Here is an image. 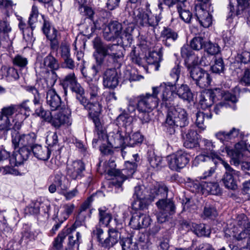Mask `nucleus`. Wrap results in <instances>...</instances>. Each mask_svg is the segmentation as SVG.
<instances>
[{"label":"nucleus","instance_id":"f257e3e1","mask_svg":"<svg viewBox=\"0 0 250 250\" xmlns=\"http://www.w3.org/2000/svg\"><path fill=\"white\" fill-rule=\"evenodd\" d=\"M93 45L97 53L94 54L97 64L92 68L95 75L100 71L103 64L110 65L118 62L124 56V48L119 43H105L100 38H96L93 41Z\"/></svg>","mask_w":250,"mask_h":250},{"label":"nucleus","instance_id":"f03ea898","mask_svg":"<svg viewBox=\"0 0 250 250\" xmlns=\"http://www.w3.org/2000/svg\"><path fill=\"white\" fill-rule=\"evenodd\" d=\"M152 93H146L134 96L128 100L127 110L130 113L138 111L137 116L142 123H147L150 121L149 113L158 105V91L157 88H152Z\"/></svg>","mask_w":250,"mask_h":250},{"label":"nucleus","instance_id":"7ed1b4c3","mask_svg":"<svg viewBox=\"0 0 250 250\" xmlns=\"http://www.w3.org/2000/svg\"><path fill=\"white\" fill-rule=\"evenodd\" d=\"M81 104L88 111L89 116L95 125V137L93 140V145L97 144L98 142L106 139V133L99 118L102 111V104L98 101L95 102H88L87 98L85 99L84 104Z\"/></svg>","mask_w":250,"mask_h":250},{"label":"nucleus","instance_id":"20e7f679","mask_svg":"<svg viewBox=\"0 0 250 250\" xmlns=\"http://www.w3.org/2000/svg\"><path fill=\"white\" fill-rule=\"evenodd\" d=\"M134 28L128 26L124 29L122 24L116 21H111L104 28L103 36L108 42L114 41L118 38L123 39L125 37L129 40Z\"/></svg>","mask_w":250,"mask_h":250},{"label":"nucleus","instance_id":"39448f33","mask_svg":"<svg viewBox=\"0 0 250 250\" xmlns=\"http://www.w3.org/2000/svg\"><path fill=\"white\" fill-rule=\"evenodd\" d=\"M187 111L178 106H171L167 108L165 120L166 126L174 128L175 126L185 127L188 124Z\"/></svg>","mask_w":250,"mask_h":250},{"label":"nucleus","instance_id":"423d86ee","mask_svg":"<svg viewBox=\"0 0 250 250\" xmlns=\"http://www.w3.org/2000/svg\"><path fill=\"white\" fill-rule=\"evenodd\" d=\"M233 221L232 227H231V223L230 222V226L226 230L230 233L229 235H232L238 241L246 239L250 235V224L244 214L238 215Z\"/></svg>","mask_w":250,"mask_h":250},{"label":"nucleus","instance_id":"0eeeda50","mask_svg":"<svg viewBox=\"0 0 250 250\" xmlns=\"http://www.w3.org/2000/svg\"><path fill=\"white\" fill-rule=\"evenodd\" d=\"M137 164L135 162L127 161L125 164V168L122 170L119 169H111L108 170V174L114 176L110 182V185L120 189L122 191V186L124 181L131 177L135 172Z\"/></svg>","mask_w":250,"mask_h":250},{"label":"nucleus","instance_id":"6e6552de","mask_svg":"<svg viewBox=\"0 0 250 250\" xmlns=\"http://www.w3.org/2000/svg\"><path fill=\"white\" fill-rule=\"evenodd\" d=\"M93 235L103 247L108 249L115 245L121 238V234L116 229H109L106 236L103 229L99 226H96L93 229Z\"/></svg>","mask_w":250,"mask_h":250},{"label":"nucleus","instance_id":"1a4fd4ad","mask_svg":"<svg viewBox=\"0 0 250 250\" xmlns=\"http://www.w3.org/2000/svg\"><path fill=\"white\" fill-rule=\"evenodd\" d=\"M36 67H39L41 69L50 68L51 71L48 73V77L46 81L48 87H52L56 82L57 76L54 70L59 68V64L57 60L50 54L44 58L43 62H37Z\"/></svg>","mask_w":250,"mask_h":250},{"label":"nucleus","instance_id":"9d476101","mask_svg":"<svg viewBox=\"0 0 250 250\" xmlns=\"http://www.w3.org/2000/svg\"><path fill=\"white\" fill-rule=\"evenodd\" d=\"M201 141L204 146L203 151L201 154L196 157L195 161L205 162L208 159H211L214 164L216 165L219 164L220 160H223L218 153L214 151V148L215 146L212 141L204 138Z\"/></svg>","mask_w":250,"mask_h":250},{"label":"nucleus","instance_id":"9b49d317","mask_svg":"<svg viewBox=\"0 0 250 250\" xmlns=\"http://www.w3.org/2000/svg\"><path fill=\"white\" fill-rule=\"evenodd\" d=\"M190 77L195 82L197 85L201 88L208 87L211 81L209 74L197 65H188Z\"/></svg>","mask_w":250,"mask_h":250},{"label":"nucleus","instance_id":"f8f14e48","mask_svg":"<svg viewBox=\"0 0 250 250\" xmlns=\"http://www.w3.org/2000/svg\"><path fill=\"white\" fill-rule=\"evenodd\" d=\"M190 155L185 151L180 150L167 157L169 168L178 171L184 168L190 161Z\"/></svg>","mask_w":250,"mask_h":250},{"label":"nucleus","instance_id":"ddd939ff","mask_svg":"<svg viewBox=\"0 0 250 250\" xmlns=\"http://www.w3.org/2000/svg\"><path fill=\"white\" fill-rule=\"evenodd\" d=\"M156 205L159 209L157 218L158 221L161 223L166 222L169 216L175 212L174 204L170 200L159 199Z\"/></svg>","mask_w":250,"mask_h":250},{"label":"nucleus","instance_id":"4468645a","mask_svg":"<svg viewBox=\"0 0 250 250\" xmlns=\"http://www.w3.org/2000/svg\"><path fill=\"white\" fill-rule=\"evenodd\" d=\"M175 86L174 84L170 82H167L163 83L159 86L152 87V88H157L158 94L160 92H162L161 96L162 101V104L167 108L173 105L172 102L173 100Z\"/></svg>","mask_w":250,"mask_h":250},{"label":"nucleus","instance_id":"2eb2a0df","mask_svg":"<svg viewBox=\"0 0 250 250\" xmlns=\"http://www.w3.org/2000/svg\"><path fill=\"white\" fill-rule=\"evenodd\" d=\"M221 164L226 169V172L222 179L225 187L230 189H235L237 186L236 178L239 177L240 173L239 171L233 169L229 164L224 160H220L219 164Z\"/></svg>","mask_w":250,"mask_h":250},{"label":"nucleus","instance_id":"dca6fc26","mask_svg":"<svg viewBox=\"0 0 250 250\" xmlns=\"http://www.w3.org/2000/svg\"><path fill=\"white\" fill-rule=\"evenodd\" d=\"M135 13L136 21L142 26H151L153 28L156 27L161 20L159 16L153 14L150 9H147L146 12H141L140 11Z\"/></svg>","mask_w":250,"mask_h":250},{"label":"nucleus","instance_id":"f3484780","mask_svg":"<svg viewBox=\"0 0 250 250\" xmlns=\"http://www.w3.org/2000/svg\"><path fill=\"white\" fill-rule=\"evenodd\" d=\"M36 140V135L34 133L27 134H21L16 133L12 135V143L15 148L17 147H31Z\"/></svg>","mask_w":250,"mask_h":250},{"label":"nucleus","instance_id":"a211bd4d","mask_svg":"<svg viewBox=\"0 0 250 250\" xmlns=\"http://www.w3.org/2000/svg\"><path fill=\"white\" fill-rule=\"evenodd\" d=\"M149 216L139 211L134 213L130 219L129 225L134 229L148 227L151 223Z\"/></svg>","mask_w":250,"mask_h":250},{"label":"nucleus","instance_id":"6ab92c4d","mask_svg":"<svg viewBox=\"0 0 250 250\" xmlns=\"http://www.w3.org/2000/svg\"><path fill=\"white\" fill-rule=\"evenodd\" d=\"M103 85L106 88L114 89L119 84L120 74L115 68L107 69L103 74Z\"/></svg>","mask_w":250,"mask_h":250},{"label":"nucleus","instance_id":"aec40b11","mask_svg":"<svg viewBox=\"0 0 250 250\" xmlns=\"http://www.w3.org/2000/svg\"><path fill=\"white\" fill-rule=\"evenodd\" d=\"M50 122L52 125L57 128L62 125H70L72 123L70 111L68 109H65L52 116Z\"/></svg>","mask_w":250,"mask_h":250},{"label":"nucleus","instance_id":"412c9836","mask_svg":"<svg viewBox=\"0 0 250 250\" xmlns=\"http://www.w3.org/2000/svg\"><path fill=\"white\" fill-rule=\"evenodd\" d=\"M19 150L14 152L9 160L11 166H18L27 160L30 154V147H19Z\"/></svg>","mask_w":250,"mask_h":250},{"label":"nucleus","instance_id":"4be33fe9","mask_svg":"<svg viewBox=\"0 0 250 250\" xmlns=\"http://www.w3.org/2000/svg\"><path fill=\"white\" fill-rule=\"evenodd\" d=\"M206 9L207 7L202 5L196 7V17L200 25L205 28L209 27L212 22V16Z\"/></svg>","mask_w":250,"mask_h":250},{"label":"nucleus","instance_id":"5701e85b","mask_svg":"<svg viewBox=\"0 0 250 250\" xmlns=\"http://www.w3.org/2000/svg\"><path fill=\"white\" fill-rule=\"evenodd\" d=\"M246 148V144L244 142L237 143L233 149L226 147L225 150L227 154L231 158L234 165H239L242 156V152Z\"/></svg>","mask_w":250,"mask_h":250},{"label":"nucleus","instance_id":"b1692460","mask_svg":"<svg viewBox=\"0 0 250 250\" xmlns=\"http://www.w3.org/2000/svg\"><path fill=\"white\" fill-rule=\"evenodd\" d=\"M84 165L81 161H74L68 164L67 167V176L73 180L81 179L83 176Z\"/></svg>","mask_w":250,"mask_h":250},{"label":"nucleus","instance_id":"393cba45","mask_svg":"<svg viewBox=\"0 0 250 250\" xmlns=\"http://www.w3.org/2000/svg\"><path fill=\"white\" fill-rule=\"evenodd\" d=\"M168 188L167 187L162 183H156L149 189V200H153L155 198H167Z\"/></svg>","mask_w":250,"mask_h":250},{"label":"nucleus","instance_id":"a878e982","mask_svg":"<svg viewBox=\"0 0 250 250\" xmlns=\"http://www.w3.org/2000/svg\"><path fill=\"white\" fill-rule=\"evenodd\" d=\"M46 101L47 105L52 111L58 110L61 107V97L53 89H50L47 92Z\"/></svg>","mask_w":250,"mask_h":250},{"label":"nucleus","instance_id":"bb28decb","mask_svg":"<svg viewBox=\"0 0 250 250\" xmlns=\"http://www.w3.org/2000/svg\"><path fill=\"white\" fill-rule=\"evenodd\" d=\"M214 101L216 99H224L232 104L236 103L238 100L236 97L230 93L225 92L220 88H215L208 92Z\"/></svg>","mask_w":250,"mask_h":250},{"label":"nucleus","instance_id":"cd10ccee","mask_svg":"<svg viewBox=\"0 0 250 250\" xmlns=\"http://www.w3.org/2000/svg\"><path fill=\"white\" fill-rule=\"evenodd\" d=\"M216 137L222 143L235 138H241L242 133L238 128L233 127L229 132L220 131L215 134Z\"/></svg>","mask_w":250,"mask_h":250},{"label":"nucleus","instance_id":"c85d7f7f","mask_svg":"<svg viewBox=\"0 0 250 250\" xmlns=\"http://www.w3.org/2000/svg\"><path fill=\"white\" fill-rule=\"evenodd\" d=\"M198 191H202L203 193L207 192L216 195L220 192V188L217 182H202L201 183L195 184Z\"/></svg>","mask_w":250,"mask_h":250},{"label":"nucleus","instance_id":"c756f323","mask_svg":"<svg viewBox=\"0 0 250 250\" xmlns=\"http://www.w3.org/2000/svg\"><path fill=\"white\" fill-rule=\"evenodd\" d=\"M198 135L196 130L193 128L188 129L184 136V146L188 148L196 147L198 144Z\"/></svg>","mask_w":250,"mask_h":250},{"label":"nucleus","instance_id":"7c9ffc66","mask_svg":"<svg viewBox=\"0 0 250 250\" xmlns=\"http://www.w3.org/2000/svg\"><path fill=\"white\" fill-rule=\"evenodd\" d=\"M31 149L35 157L39 160L46 161L50 157L51 151L48 147L35 144L31 147Z\"/></svg>","mask_w":250,"mask_h":250},{"label":"nucleus","instance_id":"2f4dec72","mask_svg":"<svg viewBox=\"0 0 250 250\" xmlns=\"http://www.w3.org/2000/svg\"><path fill=\"white\" fill-rule=\"evenodd\" d=\"M92 202V197H89L87 200L81 205L78 214L77 216L76 221L74 225H79V222L81 224L84 222L86 216L89 213V208L90 204Z\"/></svg>","mask_w":250,"mask_h":250},{"label":"nucleus","instance_id":"473e14b6","mask_svg":"<svg viewBox=\"0 0 250 250\" xmlns=\"http://www.w3.org/2000/svg\"><path fill=\"white\" fill-rule=\"evenodd\" d=\"M99 224L105 227H108L112 219V214L105 207H102L98 209Z\"/></svg>","mask_w":250,"mask_h":250},{"label":"nucleus","instance_id":"72a5a7b5","mask_svg":"<svg viewBox=\"0 0 250 250\" xmlns=\"http://www.w3.org/2000/svg\"><path fill=\"white\" fill-rule=\"evenodd\" d=\"M188 3L187 2H182L177 5L178 12L181 19L185 22H189L191 19L192 14L188 8Z\"/></svg>","mask_w":250,"mask_h":250},{"label":"nucleus","instance_id":"f704fd0d","mask_svg":"<svg viewBox=\"0 0 250 250\" xmlns=\"http://www.w3.org/2000/svg\"><path fill=\"white\" fill-rule=\"evenodd\" d=\"M74 208L75 205L71 203L64 204L61 206L60 213L58 215L61 223H62L69 217L73 213Z\"/></svg>","mask_w":250,"mask_h":250},{"label":"nucleus","instance_id":"c9c22d12","mask_svg":"<svg viewBox=\"0 0 250 250\" xmlns=\"http://www.w3.org/2000/svg\"><path fill=\"white\" fill-rule=\"evenodd\" d=\"M161 36L164 39V43L167 46L171 45V42L175 41L178 38V34L170 28H165L162 31Z\"/></svg>","mask_w":250,"mask_h":250},{"label":"nucleus","instance_id":"e433bc0d","mask_svg":"<svg viewBox=\"0 0 250 250\" xmlns=\"http://www.w3.org/2000/svg\"><path fill=\"white\" fill-rule=\"evenodd\" d=\"M0 73L2 77L7 78L10 81L17 80L19 78L18 71L14 67L2 66L0 69Z\"/></svg>","mask_w":250,"mask_h":250},{"label":"nucleus","instance_id":"4c0bfd02","mask_svg":"<svg viewBox=\"0 0 250 250\" xmlns=\"http://www.w3.org/2000/svg\"><path fill=\"white\" fill-rule=\"evenodd\" d=\"M176 94L184 100L190 101L193 98V94L187 84H182L177 89Z\"/></svg>","mask_w":250,"mask_h":250},{"label":"nucleus","instance_id":"58836bf2","mask_svg":"<svg viewBox=\"0 0 250 250\" xmlns=\"http://www.w3.org/2000/svg\"><path fill=\"white\" fill-rule=\"evenodd\" d=\"M150 166L156 170L160 169L163 166L162 158L157 156L154 153H150L148 157Z\"/></svg>","mask_w":250,"mask_h":250},{"label":"nucleus","instance_id":"ea45409f","mask_svg":"<svg viewBox=\"0 0 250 250\" xmlns=\"http://www.w3.org/2000/svg\"><path fill=\"white\" fill-rule=\"evenodd\" d=\"M70 89L75 93L76 98L80 104H84L85 103L86 98L85 96L84 90L79 83L71 87Z\"/></svg>","mask_w":250,"mask_h":250},{"label":"nucleus","instance_id":"a19ab883","mask_svg":"<svg viewBox=\"0 0 250 250\" xmlns=\"http://www.w3.org/2000/svg\"><path fill=\"white\" fill-rule=\"evenodd\" d=\"M162 60V54L161 52H150L146 57V61L149 64H155L156 69L158 70L159 67V63Z\"/></svg>","mask_w":250,"mask_h":250},{"label":"nucleus","instance_id":"79ce46f5","mask_svg":"<svg viewBox=\"0 0 250 250\" xmlns=\"http://www.w3.org/2000/svg\"><path fill=\"white\" fill-rule=\"evenodd\" d=\"M66 182H68V180L62 173H57L55 175L53 182L57 185L58 188L61 191L67 190L68 189L69 186L65 183Z\"/></svg>","mask_w":250,"mask_h":250},{"label":"nucleus","instance_id":"37998d69","mask_svg":"<svg viewBox=\"0 0 250 250\" xmlns=\"http://www.w3.org/2000/svg\"><path fill=\"white\" fill-rule=\"evenodd\" d=\"M212 114L206 115L203 112L198 111L196 114L195 124L196 126L201 130H204L206 128V125L204 124L205 119H211Z\"/></svg>","mask_w":250,"mask_h":250},{"label":"nucleus","instance_id":"c03bdc74","mask_svg":"<svg viewBox=\"0 0 250 250\" xmlns=\"http://www.w3.org/2000/svg\"><path fill=\"white\" fill-rule=\"evenodd\" d=\"M77 79L74 73H71L67 75L62 81V85L65 90L66 88L74 86L78 83Z\"/></svg>","mask_w":250,"mask_h":250},{"label":"nucleus","instance_id":"a18cd8bd","mask_svg":"<svg viewBox=\"0 0 250 250\" xmlns=\"http://www.w3.org/2000/svg\"><path fill=\"white\" fill-rule=\"evenodd\" d=\"M213 102V100L208 92L202 94L200 95L199 104L201 108L203 109H206L210 107Z\"/></svg>","mask_w":250,"mask_h":250},{"label":"nucleus","instance_id":"49530a36","mask_svg":"<svg viewBox=\"0 0 250 250\" xmlns=\"http://www.w3.org/2000/svg\"><path fill=\"white\" fill-rule=\"evenodd\" d=\"M81 238V235L79 232H77L75 237L69 235L68 237V246L69 248L65 250H78Z\"/></svg>","mask_w":250,"mask_h":250},{"label":"nucleus","instance_id":"de8ad7c7","mask_svg":"<svg viewBox=\"0 0 250 250\" xmlns=\"http://www.w3.org/2000/svg\"><path fill=\"white\" fill-rule=\"evenodd\" d=\"M125 140L128 146L133 147L138 144L141 143L143 140V138L140 133L135 132L129 135L128 137L126 138Z\"/></svg>","mask_w":250,"mask_h":250},{"label":"nucleus","instance_id":"09e8293b","mask_svg":"<svg viewBox=\"0 0 250 250\" xmlns=\"http://www.w3.org/2000/svg\"><path fill=\"white\" fill-rule=\"evenodd\" d=\"M69 233L68 229H63L55 239L53 246L57 250L60 249L62 246V242L64 239Z\"/></svg>","mask_w":250,"mask_h":250},{"label":"nucleus","instance_id":"8fccbe9b","mask_svg":"<svg viewBox=\"0 0 250 250\" xmlns=\"http://www.w3.org/2000/svg\"><path fill=\"white\" fill-rule=\"evenodd\" d=\"M206 43L205 39L200 36L195 37L190 41V47L195 50H199L204 47Z\"/></svg>","mask_w":250,"mask_h":250},{"label":"nucleus","instance_id":"3c124183","mask_svg":"<svg viewBox=\"0 0 250 250\" xmlns=\"http://www.w3.org/2000/svg\"><path fill=\"white\" fill-rule=\"evenodd\" d=\"M122 250H138V247L136 242H133L131 238H126L121 242Z\"/></svg>","mask_w":250,"mask_h":250},{"label":"nucleus","instance_id":"603ef678","mask_svg":"<svg viewBox=\"0 0 250 250\" xmlns=\"http://www.w3.org/2000/svg\"><path fill=\"white\" fill-rule=\"evenodd\" d=\"M192 228L194 233L199 237L208 236L210 233L205 224H193Z\"/></svg>","mask_w":250,"mask_h":250},{"label":"nucleus","instance_id":"864d4df0","mask_svg":"<svg viewBox=\"0 0 250 250\" xmlns=\"http://www.w3.org/2000/svg\"><path fill=\"white\" fill-rule=\"evenodd\" d=\"M217 215V211L213 206L206 205L205 207L203 213V217L214 219Z\"/></svg>","mask_w":250,"mask_h":250},{"label":"nucleus","instance_id":"5fc2aeb1","mask_svg":"<svg viewBox=\"0 0 250 250\" xmlns=\"http://www.w3.org/2000/svg\"><path fill=\"white\" fill-rule=\"evenodd\" d=\"M0 112L2 113V115L8 117L11 122H13L14 121L13 115L15 114L16 115L15 105L12 104L8 106L4 107L1 109Z\"/></svg>","mask_w":250,"mask_h":250},{"label":"nucleus","instance_id":"6e6d98bb","mask_svg":"<svg viewBox=\"0 0 250 250\" xmlns=\"http://www.w3.org/2000/svg\"><path fill=\"white\" fill-rule=\"evenodd\" d=\"M181 74V66L177 64L173 67L169 73V80L171 83L176 84L179 79Z\"/></svg>","mask_w":250,"mask_h":250},{"label":"nucleus","instance_id":"4d7b16f0","mask_svg":"<svg viewBox=\"0 0 250 250\" xmlns=\"http://www.w3.org/2000/svg\"><path fill=\"white\" fill-rule=\"evenodd\" d=\"M146 192L144 187L136 186L134 188L133 197L136 199H149V194L147 195Z\"/></svg>","mask_w":250,"mask_h":250},{"label":"nucleus","instance_id":"13d9d810","mask_svg":"<svg viewBox=\"0 0 250 250\" xmlns=\"http://www.w3.org/2000/svg\"><path fill=\"white\" fill-rule=\"evenodd\" d=\"M39 16V11L37 6L33 5L32 7L31 12L28 19V24L32 28H35L34 24L37 22L38 21V17Z\"/></svg>","mask_w":250,"mask_h":250},{"label":"nucleus","instance_id":"bf43d9fd","mask_svg":"<svg viewBox=\"0 0 250 250\" xmlns=\"http://www.w3.org/2000/svg\"><path fill=\"white\" fill-rule=\"evenodd\" d=\"M14 65L21 68H24L28 64L27 59L22 55H17L12 60Z\"/></svg>","mask_w":250,"mask_h":250},{"label":"nucleus","instance_id":"052dcab7","mask_svg":"<svg viewBox=\"0 0 250 250\" xmlns=\"http://www.w3.org/2000/svg\"><path fill=\"white\" fill-rule=\"evenodd\" d=\"M88 92L90 96V101L94 100L98 101L99 100V88L96 84L94 83H90L89 85Z\"/></svg>","mask_w":250,"mask_h":250},{"label":"nucleus","instance_id":"680f3d73","mask_svg":"<svg viewBox=\"0 0 250 250\" xmlns=\"http://www.w3.org/2000/svg\"><path fill=\"white\" fill-rule=\"evenodd\" d=\"M12 125V122L8 118L2 115L0 112V130H9Z\"/></svg>","mask_w":250,"mask_h":250},{"label":"nucleus","instance_id":"e2e57ef3","mask_svg":"<svg viewBox=\"0 0 250 250\" xmlns=\"http://www.w3.org/2000/svg\"><path fill=\"white\" fill-rule=\"evenodd\" d=\"M211 70L213 73H220L224 70V64L222 58H218L215 61L214 64L211 66Z\"/></svg>","mask_w":250,"mask_h":250},{"label":"nucleus","instance_id":"0e129e2a","mask_svg":"<svg viewBox=\"0 0 250 250\" xmlns=\"http://www.w3.org/2000/svg\"><path fill=\"white\" fill-rule=\"evenodd\" d=\"M204 48L207 52L211 55H215L219 52V47L216 43L210 42H206Z\"/></svg>","mask_w":250,"mask_h":250},{"label":"nucleus","instance_id":"69168bd1","mask_svg":"<svg viewBox=\"0 0 250 250\" xmlns=\"http://www.w3.org/2000/svg\"><path fill=\"white\" fill-rule=\"evenodd\" d=\"M59 49L61 56L63 59L70 56V46L66 42H62Z\"/></svg>","mask_w":250,"mask_h":250},{"label":"nucleus","instance_id":"338daca9","mask_svg":"<svg viewBox=\"0 0 250 250\" xmlns=\"http://www.w3.org/2000/svg\"><path fill=\"white\" fill-rule=\"evenodd\" d=\"M41 203L39 201H33L26 208L31 214H37L40 212Z\"/></svg>","mask_w":250,"mask_h":250},{"label":"nucleus","instance_id":"774afa93","mask_svg":"<svg viewBox=\"0 0 250 250\" xmlns=\"http://www.w3.org/2000/svg\"><path fill=\"white\" fill-rule=\"evenodd\" d=\"M15 108L16 110V117L19 120V122H22L30 115V113L29 112L25 113V111L20 106L15 105Z\"/></svg>","mask_w":250,"mask_h":250}]
</instances>
